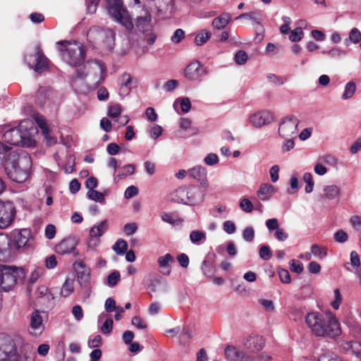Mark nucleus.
<instances>
[{"mask_svg":"<svg viewBox=\"0 0 361 361\" xmlns=\"http://www.w3.org/2000/svg\"><path fill=\"white\" fill-rule=\"evenodd\" d=\"M211 37V33L207 30H202L195 38V43L197 46L204 44Z\"/></svg>","mask_w":361,"mask_h":361,"instance_id":"nucleus-44","label":"nucleus"},{"mask_svg":"<svg viewBox=\"0 0 361 361\" xmlns=\"http://www.w3.org/2000/svg\"><path fill=\"white\" fill-rule=\"evenodd\" d=\"M109 15L116 22L123 25L126 29L131 30L133 24L127 9L121 0H106Z\"/></svg>","mask_w":361,"mask_h":361,"instance_id":"nucleus-10","label":"nucleus"},{"mask_svg":"<svg viewBox=\"0 0 361 361\" xmlns=\"http://www.w3.org/2000/svg\"><path fill=\"white\" fill-rule=\"evenodd\" d=\"M121 280V275L118 271H114L106 277V284L109 287L115 286Z\"/></svg>","mask_w":361,"mask_h":361,"instance_id":"nucleus-41","label":"nucleus"},{"mask_svg":"<svg viewBox=\"0 0 361 361\" xmlns=\"http://www.w3.org/2000/svg\"><path fill=\"white\" fill-rule=\"evenodd\" d=\"M173 262V256L167 253L163 256H160L157 259V263L160 272L165 276H169L171 272V263Z\"/></svg>","mask_w":361,"mask_h":361,"instance_id":"nucleus-23","label":"nucleus"},{"mask_svg":"<svg viewBox=\"0 0 361 361\" xmlns=\"http://www.w3.org/2000/svg\"><path fill=\"white\" fill-rule=\"evenodd\" d=\"M202 270L204 275L208 277L214 276L216 269L212 262H209L207 259H204L202 264Z\"/></svg>","mask_w":361,"mask_h":361,"instance_id":"nucleus-40","label":"nucleus"},{"mask_svg":"<svg viewBox=\"0 0 361 361\" xmlns=\"http://www.w3.org/2000/svg\"><path fill=\"white\" fill-rule=\"evenodd\" d=\"M30 121H22L18 128L6 131L3 135L4 140L11 145L32 147L35 145L32 134L36 129L32 128Z\"/></svg>","mask_w":361,"mask_h":361,"instance_id":"nucleus-6","label":"nucleus"},{"mask_svg":"<svg viewBox=\"0 0 361 361\" xmlns=\"http://www.w3.org/2000/svg\"><path fill=\"white\" fill-rule=\"evenodd\" d=\"M24 61L30 69H33L37 73L45 71L49 63L39 46L36 47L35 54H25Z\"/></svg>","mask_w":361,"mask_h":361,"instance_id":"nucleus-11","label":"nucleus"},{"mask_svg":"<svg viewBox=\"0 0 361 361\" xmlns=\"http://www.w3.org/2000/svg\"><path fill=\"white\" fill-rule=\"evenodd\" d=\"M193 337V330L188 326L183 328L179 336V342L180 344L185 345Z\"/></svg>","mask_w":361,"mask_h":361,"instance_id":"nucleus-34","label":"nucleus"},{"mask_svg":"<svg viewBox=\"0 0 361 361\" xmlns=\"http://www.w3.org/2000/svg\"><path fill=\"white\" fill-rule=\"evenodd\" d=\"M345 269L350 272L355 274L361 286V266L360 258L356 251H352L350 254V262L344 264Z\"/></svg>","mask_w":361,"mask_h":361,"instance_id":"nucleus-19","label":"nucleus"},{"mask_svg":"<svg viewBox=\"0 0 361 361\" xmlns=\"http://www.w3.org/2000/svg\"><path fill=\"white\" fill-rule=\"evenodd\" d=\"M16 209L10 201L0 200V228H8L13 221Z\"/></svg>","mask_w":361,"mask_h":361,"instance_id":"nucleus-14","label":"nucleus"},{"mask_svg":"<svg viewBox=\"0 0 361 361\" xmlns=\"http://www.w3.org/2000/svg\"><path fill=\"white\" fill-rule=\"evenodd\" d=\"M121 113V108L119 104L111 105L109 108L108 115L112 118L118 117Z\"/></svg>","mask_w":361,"mask_h":361,"instance_id":"nucleus-59","label":"nucleus"},{"mask_svg":"<svg viewBox=\"0 0 361 361\" xmlns=\"http://www.w3.org/2000/svg\"><path fill=\"white\" fill-rule=\"evenodd\" d=\"M151 19V14L148 11L146 12L145 16L137 17L136 19V27L138 31L143 34L152 31Z\"/></svg>","mask_w":361,"mask_h":361,"instance_id":"nucleus-24","label":"nucleus"},{"mask_svg":"<svg viewBox=\"0 0 361 361\" xmlns=\"http://www.w3.org/2000/svg\"><path fill=\"white\" fill-rule=\"evenodd\" d=\"M73 269L76 274V279L80 287L83 290L85 298H88L92 293L91 269L86 265L85 259L79 258L73 263Z\"/></svg>","mask_w":361,"mask_h":361,"instance_id":"nucleus-8","label":"nucleus"},{"mask_svg":"<svg viewBox=\"0 0 361 361\" xmlns=\"http://www.w3.org/2000/svg\"><path fill=\"white\" fill-rule=\"evenodd\" d=\"M87 196L90 200L96 202H99L102 204H105L106 203L104 194L102 192H99L95 190H88L87 192Z\"/></svg>","mask_w":361,"mask_h":361,"instance_id":"nucleus-35","label":"nucleus"},{"mask_svg":"<svg viewBox=\"0 0 361 361\" xmlns=\"http://www.w3.org/2000/svg\"><path fill=\"white\" fill-rule=\"evenodd\" d=\"M274 114L267 110H262L252 114L249 117V122L255 128H261L274 121Z\"/></svg>","mask_w":361,"mask_h":361,"instance_id":"nucleus-17","label":"nucleus"},{"mask_svg":"<svg viewBox=\"0 0 361 361\" xmlns=\"http://www.w3.org/2000/svg\"><path fill=\"white\" fill-rule=\"evenodd\" d=\"M215 210L219 214H213V216L216 218H226L228 214V209H227L226 206L221 205V204H217L215 207Z\"/></svg>","mask_w":361,"mask_h":361,"instance_id":"nucleus-55","label":"nucleus"},{"mask_svg":"<svg viewBox=\"0 0 361 361\" xmlns=\"http://www.w3.org/2000/svg\"><path fill=\"white\" fill-rule=\"evenodd\" d=\"M78 244V238L74 235H69L56 245L55 251L61 255L73 254L74 257H77L79 255Z\"/></svg>","mask_w":361,"mask_h":361,"instance_id":"nucleus-13","label":"nucleus"},{"mask_svg":"<svg viewBox=\"0 0 361 361\" xmlns=\"http://www.w3.org/2000/svg\"><path fill=\"white\" fill-rule=\"evenodd\" d=\"M244 345L251 352L259 351L263 348L264 340L259 335L250 336L245 341Z\"/></svg>","mask_w":361,"mask_h":361,"instance_id":"nucleus-22","label":"nucleus"},{"mask_svg":"<svg viewBox=\"0 0 361 361\" xmlns=\"http://www.w3.org/2000/svg\"><path fill=\"white\" fill-rule=\"evenodd\" d=\"M74 290V282L71 279H66L63 283L61 290V295L66 298L69 296Z\"/></svg>","mask_w":361,"mask_h":361,"instance_id":"nucleus-37","label":"nucleus"},{"mask_svg":"<svg viewBox=\"0 0 361 361\" xmlns=\"http://www.w3.org/2000/svg\"><path fill=\"white\" fill-rule=\"evenodd\" d=\"M185 37V32L182 29H177L171 37L172 42L175 44L179 43Z\"/></svg>","mask_w":361,"mask_h":361,"instance_id":"nucleus-60","label":"nucleus"},{"mask_svg":"<svg viewBox=\"0 0 361 361\" xmlns=\"http://www.w3.org/2000/svg\"><path fill=\"white\" fill-rule=\"evenodd\" d=\"M33 118L38 125V126L41 128L42 130L43 134L44 135L45 137L47 139L48 134H49V130L47 126L46 119L44 116L37 114H34Z\"/></svg>","mask_w":361,"mask_h":361,"instance_id":"nucleus-38","label":"nucleus"},{"mask_svg":"<svg viewBox=\"0 0 361 361\" xmlns=\"http://www.w3.org/2000/svg\"><path fill=\"white\" fill-rule=\"evenodd\" d=\"M11 239L16 251L21 248H30L34 244L31 231L27 228L13 231Z\"/></svg>","mask_w":361,"mask_h":361,"instance_id":"nucleus-12","label":"nucleus"},{"mask_svg":"<svg viewBox=\"0 0 361 361\" xmlns=\"http://www.w3.org/2000/svg\"><path fill=\"white\" fill-rule=\"evenodd\" d=\"M37 298L38 301L40 299H44V296H47L48 298H51V292L49 290V288L45 286H41L37 288L36 290Z\"/></svg>","mask_w":361,"mask_h":361,"instance_id":"nucleus-47","label":"nucleus"},{"mask_svg":"<svg viewBox=\"0 0 361 361\" xmlns=\"http://www.w3.org/2000/svg\"><path fill=\"white\" fill-rule=\"evenodd\" d=\"M347 52L338 48H334L327 51V54L333 59H339L345 56Z\"/></svg>","mask_w":361,"mask_h":361,"instance_id":"nucleus-54","label":"nucleus"},{"mask_svg":"<svg viewBox=\"0 0 361 361\" xmlns=\"http://www.w3.org/2000/svg\"><path fill=\"white\" fill-rule=\"evenodd\" d=\"M162 133L163 128L157 124H154L149 130L150 137L154 140H157Z\"/></svg>","mask_w":361,"mask_h":361,"instance_id":"nucleus-51","label":"nucleus"},{"mask_svg":"<svg viewBox=\"0 0 361 361\" xmlns=\"http://www.w3.org/2000/svg\"><path fill=\"white\" fill-rule=\"evenodd\" d=\"M225 355L229 361H247L245 354L233 346H227L225 349Z\"/></svg>","mask_w":361,"mask_h":361,"instance_id":"nucleus-25","label":"nucleus"},{"mask_svg":"<svg viewBox=\"0 0 361 361\" xmlns=\"http://www.w3.org/2000/svg\"><path fill=\"white\" fill-rule=\"evenodd\" d=\"M31 348L18 336L0 334V361H27Z\"/></svg>","mask_w":361,"mask_h":361,"instance_id":"nucleus-3","label":"nucleus"},{"mask_svg":"<svg viewBox=\"0 0 361 361\" xmlns=\"http://www.w3.org/2000/svg\"><path fill=\"white\" fill-rule=\"evenodd\" d=\"M178 102H180L181 110L184 114L188 113L190 111L191 109V102L188 97L177 99L173 104L174 107H176V105Z\"/></svg>","mask_w":361,"mask_h":361,"instance_id":"nucleus-42","label":"nucleus"},{"mask_svg":"<svg viewBox=\"0 0 361 361\" xmlns=\"http://www.w3.org/2000/svg\"><path fill=\"white\" fill-rule=\"evenodd\" d=\"M22 277L23 271L21 268L0 264V288L5 292L11 290L18 279Z\"/></svg>","mask_w":361,"mask_h":361,"instance_id":"nucleus-9","label":"nucleus"},{"mask_svg":"<svg viewBox=\"0 0 361 361\" xmlns=\"http://www.w3.org/2000/svg\"><path fill=\"white\" fill-rule=\"evenodd\" d=\"M44 329L43 319L41 312L38 310L34 311L30 316V332L31 334L37 336Z\"/></svg>","mask_w":361,"mask_h":361,"instance_id":"nucleus-20","label":"nucleus"},{"mask_svg":"<svg viewBox=\"0 0 361 361\" xmlns=\"http://www.w3.org/2000/svg\"><path fill=\"white\" fill-rule=\"evenodd\" d=\"M2 165L11 180L23 183L27 178L32 161L27 153H19L0 142V166Z\"/></svg>","mask_w":361,"mask_h":361,"instance_id":"nucleus-1","label":"nucleus"},{"mask_svg":"<svg viewBox=\"0 0 361 361\" xmlns=\"http://www.w3.org/2000/svg\"><path fill=\"white\" fill-rule=\"evenodd\" d=\"M87 73H86L85 68L76 70L75 71V73L72 75L70 84L71 85L74 87L77 83L78 80H84L85 78L87 77Z\"/></svg>","mask_w":361,"mask_h":361,"instance_id":"nucleus-39","label":"nucleus"},{"mask_svg":"<svg viewBox=\"0 0 361 361\" xmlns=\"http://www.w3.org/2000/svg\"><path fill=\"white\" fill-rule=\"evenodd\" d=\"M259 256L262 260H269L272 256L270 247L265 245H261L259 249Z\"/></svg>","mask_w":361,"mask_h":361,"instance_id":"nucleus-45","label":"nucleus"},{"mask_svg":"<svg viewBox=\"0 0 361 361\" xmlns=\"http://www.w3.org/2000/svg\"><path fill=\"white\" fill-rule=\"evenodd\" d=\"M340 188L336 185H329L324 188V197L329 200L335 199L340 194Z\"/></svg>","mask_w":361,"mask_h":361,"instance_id":"nucleus-31","label":"nucleus"},{"mask_svg":"<svg viewBox=\"0 0 361 361\" xmlns=\"http://www.w3.org/2000/svg\"><path fill=\"white\" fill-rule=\"evenodd\" d=\"M274 192V187L269 183H263L260 185L257 196L262 201H267L270 199L271 195Z\"/></svg>","mask_w":361,"mask_h":361,"instance_id":"nucleus-27","label":"nucleus"},{"mask_svg":"<svg viewBox=\"0 0 361 361\" xmlns=\"http://www.w3.org/2000/svg\"><path fill=\"white\" fill-rule=\"evenodd\" d=\"M184 76L191 82H201L200 63L198 61L190 63L185 68Z\"/></svg>","mask_w":361,"mask_h":361,"instance_id":"nucleus-21","label":"nucleus"},{"mask_svg":"<svg viewBox=\"0 0 361 361\" xmlns=\"http://www.w3.org/2000/svg\"><path fill=\"white\" fill-rule=\"evenodd\" d=\"M116 32L111 28L93 25L87 33V42L94 49L111 51L115 46Z\"/></svg>","mask_w":361,"mask_h":361,"instance_id":"nucleus-4","label":"nucleus"},{"mask_svg":"<svg viewBox=\"0 0 361 361\" xmlns=\"http://www.w3.org/2000/svg\"><path fill=\"white\" fill-rule=\"evenodd\" d=\"M334 300L331 302V306L334 310H338L342 301L341 294L339 289L336 288L334 291Z\"/></svg>","mask_w":361,"mask_h":361,"instance_id":"nucleus-58","label":"nucleus"},{"mask_svg":"<svg viewBox=\"0 0 361 361\" xmlns=\"http://www.w3.org/2000/svg\"><path fill=\"white\" fill-rule=\"evenodd\" d=\"M349 39L353 44H360L361 42V32L357 27H353L349 32Z\"/></svg>","mask_w":361,"mask_h":361,"instance_id":"nucleus-46","label":"nucleus"},{"mask_svg":"<svg viewBox=\"0 0 361 361\" xmlns=\"http://www.w3.org/2000/svg\"><path fill=\"white\" fill-rule=\"evenodd\" d=\"M299 120L293 115L284 118L279 124V133L282 137L290 136L296 133Z\"/></svg>","mask_w":361,"mask_h":361,"instance_id":"nucleus-16","label":"nucleus"},{"mask_svg":"<svg viewBox=\"0 0 361 361\" xmlns=\"http://www.w3.org/2000/svg\"><path fill=\"white\" fill-rule=\"evenodd\" d=\"M207 235L204 231L194 230L190 233V240L192 244L200 245L205 242Z\"/></svg>","mask_w":361,"mask_h":361,"instance_id":"nucleus-32","label":"nucleus"},{"mask_svg":"<svg viewBox=\"0 0 361 361\" xmlns=\"http://www.w3.org/2000/svg\"><path fill=\"white\" fill-rule=\"evenodd\" d=\"M204 161L208 166H214L219 162V157L216 154L209 153L204 157Z\"/></svg>","mask_w":361,"mask_h":361,"instance_id":"nucleus-62","label":"nucleus"},{"mask_svg":"<svg viewBox=\"0 0 361 361\" xmlns=\"http://www.w3.org/2000/svg\"><path fill=\"white\" fill-rule=\"evenodd\" d=\"M240 207L243 211L250 213L253 209V204L247 198H242L240 201Z\"/></svg>","mask_w":361,"mask_h":361,"instance_id":"nucleus-50","label":"nucleus"},{"mask_svg":"<svg viewBox=\"0 0 361 361\" xmlns=\"http://www.w3.org/2000/svg\"><path fill=\"white\" fill-rule=\"evenodd\" d=\"M114 321L111 319H107L101 327V331L104 334H109L113 329Z\"/></svg>","mask_w":361,"mask_h":361,"instance_id":"nucleus-63","label":"nucleus"},{"mask_svg":"<svg viewBox=\"0 0 361 361\" xmlns=\"http://www.w3.org/2000/svg\"><path fill=\"white\" fill-rule=\"evenodd\" d=\"M132 324L138 329H145L147 324L140 317L134 316L131 321Z\"/></svg>","mask_w":361,"mask_h":361,"instance_id":"nucleus-52","label":"nucleus"},{"mask_svg":"<svg viewBox=\"0 0 361 361\" xmlns=\"http://www.w3.org/2000/svg\"><path fill=\"white\" fill-rule=\"evenodd\" d=\"M230 20L231 15L227 13H224L213 20L212 25L218 30H222L228 25Z\"/></svg>","mask_w":361,"mask_h":361,"instance_id":"nucleus-29","label":"nucleus"},{"mask_svg":"<svg viewBox=\"0 0 361 361\" xmlns=\"http://www.w3.org/2000/svg\"><path fill=\"white\" fill-rule=\"evenodd\" d=\"M16 252L11 238L7 235L0 234V261H10L14 257Z\"/></svg>","mask_w":361,"mask_h":361,"instance_id":"nucleus-15","label":"nucleus"},{"mask_svg":"<svg viewBox=\"0 0 361 361\" xmlns=\"http://www.w3.org/2000/svg\"><path fill=\"white\" fill-rule=\"evenodd\" d=\"M300 26L295 28L293 30L291 31L290 35L289 36V39L291 42H297L302 39L303 37V31H302V26H306L307 23L305 20H300L299 22Z\"/></svg>","mask_w":361,"mask_h":361,"instance_id":"nucleus-30","label":"nucleus"},{"mask_svg":"<svg viewBox=\"0 0 361 361\" xmlns=\"http://www.w3.org/2000/svg\"><path fill=\"white\" fill-rule=\"evenodd\" d=\"M278 274L279 279L282 283H289L290 282V275L287 269L279 267L278 269Z\"/></svg>","mask_w":361,"mask_h":361,"instance_id":"nucleus-49","label":"nucleus"},{"mask_svg":"<svg viewBox=\"0 0 361 361\" xmlns=\"http://www.w3.org/2000/svg\"><path fill=\"white\" fill-rule=\"evenodd\" d=\"M44 269L42 267H38L35 269L32 273L29 279L30 283H35L38 279L44 274Z\"/></svg>","mask_w":361,"mask_h":361,"instance_id":"nucleus-57","label":"nucleus"},{"mask_svg":"<svg viewBox=\"0 0 361 361\" xmlns=\"http://www.w3.org/2000/svg\"><path fill=\"white\" fill-rule=\"evenodd\" d=\"M243 238L246 242H252L255 238L254 228L252 226H247L243 231Z\"/></svg>","mask_w":361,"mask_h":361,"instance_id":"nucleus-48","label":"nucleus"},{"mask_svg":"<svg viewBox=\"0 0 361 361\" xmlns=\"http://www.w3.org/2000/svg\"><path fill=\"white\" fill-rule=\"evenodd\" d=\"M223 229L227 234H233L235 232L236 226L232 221L227 220L223 224Z\"/></svg>","mask_w":361,"mask_h":361,"instance_id":"nucleus-61","label":"nucleus"},{"mask_svg":"<svg viewBox=\"0 0 361 361\" xmlns=\"http://www.w3.org/2000/svg\"><path fill=\"white\" fill-rule=\"evenodd\" d=\"M108 228L107 220L102 221L98 225L92 226L90 230V235L92 237H101Z\"/></svg>","mask_w":361,"mask_h":361,"instance_id":"nucleus-28","label":"nucleus"},{"mask_svg":"<svg viewBox=\"0 0 361 361\" xmlns=\"http://www.w3.org/2000/svg\"><path fill=\"white\" fill-rule=\"evenodd\" d=\"M62 60L72 67H78L85 63L86 48L78 41H60L56 42Z\"/></svg>","mask_w":361,"mask_h":361,"instance_id":"nucleus-5","label":"nucleus"},{"mask_svg":"<svg viewBox=\"0 0 361 361\" xmlns=\"http://www.w3.org/2000/svg\"><path fill=\"white\" fill-rule=\"evenodd\" d=\"M207 173L206 169L202 166H195L188 171V176L200 182L204 191L209 187Z\"/></svg>","mask_w":361,"mask_h":361,"instance_id":"nucleus-18","label":"nucleus"},{"mask_svg":"<svg viewBox=\"0 0 361 361\" xmlns=\"http://www.w3.org/2000/svg\"><path fill=\"white\" fill-rule=\"evenodd\" d=\"M311 252L313 255L318 259H323L327 255L325 248L320 247L317 244H314L311 246Z\"/></svg>","mask_w":361,"mask_h":361,"instance_id":"nucleus-43","label":"nucleus"},{"mask_svg":"<svg viewBox=\"0 0 361 361\" xmlns=\"http://www.w3.org/2000/svg\"><path fill=\"white\" fill-rule=\"evenodd\" d=\"M112 249L118 255H123L128 250V243L125 240L118 239L113 245Z\"/></svg>","mask_w":361,"mask_h":361,"instance_id":"nucleus-36","label":"nucleus"},{"mask_svg":"<svg viewBox=\"0 0 361 361\" xmlns=\"http://www.w3.org/2000/svg\"><path fill=\"white\" fill-rule=\"evenodd\" d=\"M350 222L354 229L358 231H361V216L358 215H354L350 217Z\"/></svg>","mask_w":361,"mask_h":361,"instance_id":"nucleus-64","label":"nucleus"},{"mask_svg":"<svg viewBox=\"0 0 361 361\" xmlns=\"http://www.w3.org/2000/svg\"><path fill=\"white\" fill-rule=\"evenodd\" d=\"M334 238L336 242L343 243L348 240V234L343 230H338L334 233Z\"/></svg>","mask_w":361,"mask_h":361,"instance_id":"nucleus-56","label":"nucleus"},{"mask_svg":"<svg viewBox=\"0 0 361 361\" xmlns=\"http://www.w3.org/2000/svg\"><path fill=\"white\" fill-rule=\"evenodd\" d=\"M356 92V85L353 81L348 82L345 87L344 91L341 94V99L343 100H348L353 97Z\"/></svg>","mask_w":361,"mask_h":361,"instance_id":"nucleus-33","label":"nucleus"},{"mask_svg":"<svg viewBox=\"0 0 361 361\" xmlns=\"http://www.w3.org/2000/svg\"><path fill=\"white\" fill-rule=\"evenodd\" d=\"M305 319L307 327L315 336L331 338L341 334L340 323L335 314L330 311L310 312Z\"/></svg>","mask_w":361,"mask_h":361,"instance_id":"nucleus-2","label":"nucleus"},{"mask_svg":"<svg viewBox=\"0 0 361 361\" xmlns=\"http://www.w3.org/2000/svg\"><path fill=\"white\" fill-rule=\"evenodd\" d=\"M205 191L196 185L179 187L170 194V201L190 207L200 204L204 200Z\"/></svg>","mask_w":361,"mask_h":361,"instance_id":"nucleus-7","label":"nucleus"},{"mask_svg":"<svg viewBox=\"0 0 361 361\" xmlns=\"http://www.w3.org/2000/svg\"><path fill=\"white\" fill-rule=\"evenodd\" d=\"M247 60V55L245 51L239 50L235 54V61L238 65H243Z\"/></svg>","mask_w":361,"mask_h":361,"instance_id":"nucleus-53","label":"nucleus"},{"mask_svg":"<svg viewBox=\"0 0 361 361\" xmlns=\"http://www.w3.org/2000/svg\"><path fill=\"white\" fill-rule=\"evenodd\" d=\"M343 348L348 354L354 355L361 358V343L357 341H346L343 343Z\"/></svg>","mask_w":361,"mask_h":361,"instance_id":"nucleus-26","label":"nucleus"}]
</instances>
